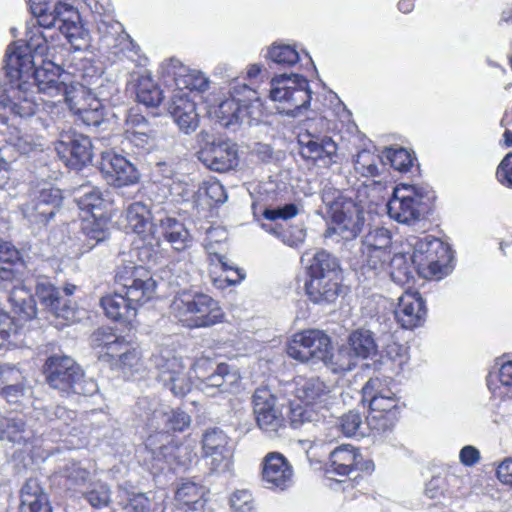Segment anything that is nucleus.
<instances>
[{"instance_id":"nucleus-1","label":"nucleus","mask_w":512,"mask_h":512,"mask_svg":"<svg viewBox=\"0 0 512 512\" xmlns=\"http://www.w3.org/2000/svg\"><path fill=\"white\" fill-rule=\"evenodd\" d=\"M56 56L53 60L43 61L40 67L35 68L23 78H8L9 83L4 87L0 86V124L5 125L10 114L19 117H30L40 109V102L32 88L37 91L44 86L45 82L55 77L60 66L64 62H57ZM10 180V171L7 163L0 160V189H4Z\"/></svg>"},{"instance_id":"nucleus-2","label":"nucleus","mask_w":512,"mask_h":512,"mask_svg":"<svg viewBox=\"0 0 512 512\" xmlns=\"http://www.w3.org/2000/svg\"><path fill=\"white\" fill-rule=\"evenodd\" d=\"M117 291L101 298L100 304L107 317L130 323L139 307L150 301L156 292V281L150 271L132 262L118 266L115 274Z\"/></svg>"},{"instance_id":"nucleus-3","label":"nucleus","mask_w":512,"mask_h":512,"mask_svg":"<svg viewBox=\"0 0 512 512\" xmlns=\"http://www.w3.org/2000/svg\"><path fill=\"white\" fill-rule=\"evenodd\" d=\"M322 201L333 223L327 229L326 237L338 236L345 241L355 239L364 226V211L372 203L369 186L360 184L343 191L324 189Z\"/></svg>"},{"instance_id":"nucleus-4","label":"nucleus","mask_w":512,"mask_h":512,"mask_svg":"<svg viewBox=\"0 0 512 512\" xmlns=\"http://www.w3.org/2000/svg\"><path fill=\"white\" fill-rule=\"evenodd\" d=\"M41 28L44 27L38 22L28 27L25 43L17 41L7 47L3 66L7 78H23L28 75L34 67L33 53L55 56L54 40L59 35L56 32L48 34Z\"/></svg>"},{"instance_id":"nucleus-5","label":"nucleus","mask_w":512,"mask_h":512,"mask_svg":"<svg viewBox=\"0 0 512 512\" xmlns=\"http://www.w3.org/2000/svg\"><path fill=\"white\" fill-rule=\"evenodd\" d=\"M171 314L188 328L210 327L221 323L224 312L211 296L191 290L177 293L171 304Z\"/></svg>"},{"instance_id":"nucleus-6","label":"nucleus","mask_w":512,"mask_h":512,"mask_svg":"<svg viewBox=\"0 0 512 512\" xmlns=\"http://www.w3.org/2000/svg\"><path fill=\"white\" fill-rule=\"evenodd\" d=\"M292 392L306 405L305 408H292L291 421L293 424L319 421L320 411L327 410L335 400L333 386L317 376L295 377Z\"/></svg>"},{"instance_id":"nucleus-7","label":"nucleus","mask_w":512,"mask_h":512,"mask_svg":"<svg viewBox=\"0 0 512 512\" xmlns=\"http://www.w3.org/2000/svg\"><path fill=\"white\" fill-rule=\"evenodd\" d=\"M362 402L368 403L367 425L371 430L384 432L397 422L400 401L385 381L370 378L362 388Z\"/></svg>"},{"instance_id":"nucleus-8","label":"nucleus","mask_w":512,"mask_h":512,"mask_svg":"<svg viewBox=\"0 0 512 512\" xmlns=\"http://www.w3.org/2000/svg\"><path fill=\"white\" fill-rule=\"evenodd\" d=\"M407 241L412 248L409 259L419 271H426L425 276L440 279L448 273L453 256L446 243L432 235L409 236Z\"/></svg>"},{"instance_id":"nucleus-9","label":"nucleus","mask_w":512,"mask_h":512,"mask_svg":"<svg viewBox=\"0 0 512 512\" xmlns=\"http://www.w3.org/2000/svg\"><path fill=\"white\" fill-rule=\"evenodd\" d=\"M433 198L427 186L398 184L387 202L389 217L402 224H412L420 220Z\"/></svg>"},{"instance_id":"nucleus-10","label":"nucleus","mask_w":512,"mask_h":512,"mask_svg":"<svg viewBox=\"0 0 512 512\" xmlns=\"http://www.w3.org/2000/svg\"><path fill=\"white\" fill-rule=\"evenodd\" d=\"M270 99L278 103L277 109L287 116L297 117L308 109L311 90L306 78L298 74H281L270 82Z\"/></svg>"},{"instance_id":"nucleus-11","label":"nucleus","mask_w":512,"mask_h":512,"mask_svg":"<svg viewBox=\"0 0 512 512\" xmlns=\"http://www.w3.org/2000/svg\"><path fill=\"white\" fill-rule=\"evenodd\" d=\"M48 384L62 393L92 394L96 383L83 380V371L71 358L64 355H53L45 363Z\"/></svg>"},{"instance_id":"nucleus-12","label":"nucleus","mask_w":512,"mask_h":512,"mask_svg":"<svg viewBox=\"0 0 512 512\" xmlns=\"http://www.w3.org/2000/svg\"><path fill=\"white\" fill-rule=\"evenodd\" d=\"M305 126V132L298 136L302 155L306 158L324 160L326 164L334 162L338 147L328 135L333 129V123L321 116L307 121Z\"/></svg>"},{"instance_id":"nucleus-13","label":"nucleus","mask_w":512,"mask_h":512,"mask_svg":"<svg viewBox=\"0 0 512 512\" xmlns=\"http://www.w3.org/2000/svg\"><path fill=\"white\" fill-rule=\"evenodd\" d=\"M157 371V380L174 396L184 397L192 388L191 377L185 371L181 358L168 348H161L151 358Z\"/></svg>"},{"instance_id":"nucleus-14","label":"nucleus","mask_w":512,"mask_h":512,"mask_svg":"<svg viewBox=\"0 0 512 512\" xmlns=\"http://www.w3.org/2000/svg\"><path fill=\"white\" fill-rule=\"evenodd\" d=\"M229 95L230 97L221 101L215 110L221 125L231 127L244 122L250 124L248 102L258 99L256 91L249 85L234 79L229 85Z\"/></svg>"},{"instance_id":"nucleus-15","label":"nucleus","mask_w":512,"mask_h":512,"mask_svg":"<svg viewBox=\"0 0 512 512\" xmlns=\"http://www.w3.org/2000/svg\"><path fill=\"white\" fill-rule=\"evenodd\" d=\"M331 339L323 331L309 329L296 333L287 346V354L301 362H324L331 350Z\"/></svg>"},{"instance_id":"nucleus-16","label":"nucleus","mask_w":512,"mask_h":512,"mask_svg":"<svg viewBox=\"0 0 512 512\" xmlns=\"http://www.w3.org/2000/svg\"><path fill=\"white\" fill-rule=\"evenodd\" d=\"M70 72H65L60 66L50 81L45 82L37 91V99L43 109L56 107L62 101L68 107H74V99L83 96L86 89L79 83L69 82Z\"/></svg>"},{"instance_id":"nucleus-17","label":"nucleus","mask_w":512,"mask_h":512,"mask_svg":"<svg viewBox=\"0 0 512 512\" xmlns=\"http://www.w3.org/2000/svg\"><path fill=\"white\" fill-rule=\"evenodd\" d=\"M137 408L140 411L139 416L151 429L183 431L191 423V418L186 412L170 409L156 400L140 399Z\"/></svg>"},{"instance_id":"nucleus-18","label":"nucleus","mask_w":512,"mask_h":512,"mask_svg":"<svg viewBox=\"0 0 512 512\" xmlns=\"http://www.w3.org/2000/svg\"><path fill=\"white\" fill-rule=\"evenodd\" d=\"M62 201L61 191L52 187L34 190L22 204L23 217L36 228L44 227L56 214Z\"/></svg>"},{"instance_id":"nucleus-19","label":"nucleus","mask_w":512,"mask_h":512,"mask_svg":"<svg viewBox=\"0 0 512 512\" xmlns=\"http://www.w3.org/2000/svg\"><path fill=\"white\" fill-rule=\"evenodd\" d=\"M55 151L61 161L72 169H81L92 160L91 140L78 133H63L55 142Z\"/></svg>"},{"instance_id":"nucleus-20","label":"nucleus","mask_w":512,"mask_h":512,"mask_svg":"<svg viewBox=\"0 0 512 512\" xmlns=\"http://www.w3.org/2000/svg\"><path fill=\"white\" fill-rule=\"evenodd\" d=\"M162 75L167 83L175 86L173 92H204L209 88V79L201 71L190 69L177 59L162 65Z\"/></svg>"},{"instance_id":"nucleus-21","label":"nucleus","mask_w":512,"mask_h":512,"mask_svg":"<svg viewBox=\"0 0 512 512\" xmlns=\"http://www.w3.org/2000/svg\"><path fill=\"white\" fill-rule=\"evenodd\" d=\"M123 138L141 152H150L157 145L156 131L141 114L129 111L124 127Z\"/></svg>"},{"instance_id":"nucleus-22","label":"nucleus","mask_w":512,"mask_h":512,"mask_svg":"<svg viewBox=\"0 0 512 512\" xmlns=\"http://www.w3.org/2000/svg\"><path fill=\"white\" fill-rule=\"evenodd\" d=\"M100 169L107 182L117 187L129 186L139 181V173L135 166L124 156L103 152Z\"/></svg>"},{"instance_id":"nucleus-23","label":"nucleus","mask_w":512,"mask_h":512,"mask_svg":"<svg viewBox=\"0 0 512 512\" xmlns=\"http://www.w3.org/2000/svg\"><path fill=\"white\" fill-rule=\"evenodd\" d=\"M253 412L260 429L276 431L283 423L276 398L267 388H258L253 394Z\"/></svg>"},{"instance_id":"nucleus-24","label":"nucleus","mask_w":512,"mask_h":512,"mask_svg":"<svg viewBox=\"0 0 512 512\" xmlns=\"http://www.w3.org/2000/svg\"><path fill=\"white\" fill-rule=\"evenodd\" d=\"M198 159L210 170L229 171L238 164L236 145L230 141L213 142L198 152Z\"/></svg>"},{"instance_id":"nucleus-25","label":"nucleus","mask_w":512,"mask_h":512,"mask_svg":"<svg viewBox=\"0 0 512 512\" xmlns=\"http://www.w3.org/2000/svg\"><path fill=\"white\" fill-rule=\"evenodd\" d=\"M36 296L41 305L56 317L70 320L74 317V307L70 300L61 295V291L47 279L37 282Z\"/></svg>"},{"instance_id":"nucleus-26","label":"nucleus","mask_w":512,"mask_h":512,"mask_svg":"<svg viewBox=\"0 0 512 512\" xmlns=\"http://www.w3.org/2000/svg\"><path fill=\"white\" fill-rule=\"evenodd\" d=\"M426 316L425 301L419 292H406L398 301L395 318L401 327L413 329L423 324Z\"/></svg>"},{"instance_id":"nucleus-27","label":"nucleus","mask_w":512,"mask_h":512,"mask_svg":"<svg viewBox=\"0 0 512 512\" xmlns=\"http://www.w3.org/2000/svg\"><path fill=\"white\" fill-rule=\"evenodd\" d=\"M169 112L179 129L185 134L194 132L198 127L199 118L196 106L194 101L188 97L187 92H173Z\"/></svg>"},{"instance_id":"nucleus-28","label":"nucleus","mask_w":512,"mask_h":512,"mask_svg":"<svg viewBox=\"0 0 512 512\" xmlns=\"http://www.w3.org/2000/svg\"><path fill=\"white\" fill-rule=\"evenodd\" d=\"M91 344L95 349H99L98 357L100 360L113 366L117 358H120L126 350L130 349L132 343L123 336H117L105 329H98L91 337Z\"/></svg>"},{"instance_id":"nucleus-29","label":"nucleus","mask_w":512,"mask_h":512,"mask_svg":"<svg viewBox=\"0 0 512 512\" xmlns=\"http://www.w3.org/2000/svg\"><path fill=\"white\" fill-rule=\"evenodd\" d=\"M293 470L287 459L278 452L269 453L264 460L263 479L271 488L286 489L292 483Z\"/></svg>"},{"instance_id":"nucleus-30","label":"nucleus","mask_w":512,"mask_h":512,"mask_svg":"<svg viewBox=\"0 0 512 512\" xmlns=\"http://www.w3.org/2000/svg\"><path fill=\"white\" fill-rule=\"evenodd\" d=\"M158 233L177 252L185 251L193 244V237L184 223L174 217L162 218Z\"/></svg>"},{"instance_id":"nucleus-31","label":"nucleus","mask_w":512,"mask_h":512,"mask_svg":"<svg viewBox=\"0 0 512 512\" xmlns=\"http://www.w3.org/2000/svg\"><path fill=\"white\" fill-rule=\"evenodd\" d=\"M8 294L13 312L21 321H30L37 315V306L31 290L25 281L21 285L3 289Z\"/></svg>"},{"instance_id":"nucleus-32","label":"nucleus","mask_w":512,"mask_h":512,"mask_svg":"<svg viewBox=\"0 0 512 512\" xmlns=\"http://www.w3.org/2000/svg\"><path fill=\"white\" fill-rule=\"evenodd\" d=\"M20 512H52L48 496L36 478H29L21 489Z\"/></svg>"},{"instance_id":"nucleus-33","label":"nucleus","mask_w":512,"mask_h":512,"mask_svg":"<svg viewBox=\"0 0 512 512\" xmlns=\"http://www.w3.org/2000/svg\"><path fill=\"white\" fill-rule=\"evenodd\" d=\"M339 281L340 277L309 279L305 283L306 294L315 304L333 303L339 296Z\"/></svg>"},{"instance_id":"nucleus-34","label":"nucleus","mask_w":512,"mask_h":512,"mask_svg":"<svg viewBox=\"0 0 512 512\" xmlns=\"http://www.w3.org/2000/svg\"><path fill=\"white\" fill-rule=\"evenodd\" d=\"M236 373L229 371L227 364L216 365L215 370L207 375L197 386L208 396H214L217 392H227L233 383L237 381Z\"/></svg>"},{"instance_id":"nucleus-35","label":"nucleus","mask_w":512,"mask_h":512,"mask_svg":"<svg viewBox=\"0 0 512 512\" xmlns=\"http://www.w3.org/2000/svg\"><path fill=\"white\" fill-rule=\"evenodd\" d=\"M487 386L495 399H512V360L501 363L497 372H490Z\"/></svg>"},{"instance_id":"nucleus-36","label":"nucleus","mask_w":512,"mask_h":512,"mask_svg":"<svg viewBox=\"0 0 512 512\" xmlns=\"http://www.w3.org/2000/svg\"><path fill=\"white\" fill-rule=\"evenodd\" d=\"M308 262L307 273L309 279L340 277V266L337 258L325 250L316 252Z\"/></svg>"},{"instance_id":"nucleus-37","label":"nucleus","mask_w":512,"mask_h":512,"mask_svg":"<svg viewBox=\"0 0 512 512\" xmlns=\"http://www.w3.org/2000/svg\"><path fill=\"white\" fill-rule=\"evenodd\" d=\"M94 22L102 47L109 51L114 49L120 36L125 33L122 24L107 13L94 16Z\"/></svg>"},{"instance_id":"nucleus-38","label":"nucleus","mask_w":512,"mask_h":512,"mask_svg":"<svg viewBox=\"0 0 512 512\" xmlns=\"http://www.w3.org/2000/svg\"><path fill=\"white\" fill-rule=\"evenodd\" d=\"M81 20L80 13L73 5L58 1L54 4L53 9L47 12L46 16H42L40 26L50 29L55 25L69 26Z\"/></svg>"},{"instance_id":"nucleus-39","label":"nucleus","mask_w":512,"mask_h":512,"mask_svg":"<svg viewBox=\"0 0 512 512\" xmlns=\"http://www.w3.org/2000/svg\"><path fill=\"white\" fill-rule=\"evenodd\" d=\"M360 253V269L367 279H373L386 273L391 251L376 252L372 249H360Z\"/></svg>"},{"instance_id":"nucleus-40","label":"nucleus","mask_w":512,"mask_h":512,"mask_svg":"<svg viewBox=\"0 0 512 512\" xmlns=\"http://www.w3.org/2000/svg\"><path fill=\"white\" fill-rule=\"evenodd\" d=\"M75 201L79 209L87 215H102L105 213L106 201L99 188L84 185L77 191Z\"/></svg>"},{"instance_id":"nucleus-41","label":"nucleus","mask_w":512,"mask_h":512,"mask_svg":"<svg viewBox=\"0 0 512 512\" xmlns=\"http://www.w3.org/2000/svg\"><path fill=\"white\" fill-rule=\"evenodd\" d=\"M86 93L74 99V107H68L87 126H99L105 119L104 107L99 99L92 98L87 106L85 101Z\"/></svg>"},{"instance_id":"nucleus-42","label":"nucleus","mask_w":512,"mask_h":512,"mask_svg":"<svg viewBox=\"0 0 512 512\" xmlns=\"http://www.w3.org/2000/svg\"><path fill=\"white\" fill-rule=\"evenodd\" d=\"M33 438V433L26 428L22 419H5L1 423L0 440L13 445H26Z\"/></svg>"},{"instance_id":"nucleus-43","label":"nucleus","mask_w":512,"mask_h":512,"mask_svg":"<svg viewBox=\"0 0 512 512\" xmlns=\"http://www.w3.org/2000/svg\"><path fill=\"white\" fill-rule=\"evenodd\" d=\"M348 348L358 359H367L377 353V345L373 334L369 330L359 329L352 332L348 340Z\"/></svg>"},{"instance_id":"nucleus-44","label":"nucleus","mask_w":512,"mask_h":512,"mask_svg":"<svg viewBox=\"0 0 512 512\" xmlns=\"http://www.w3.org/2000/svg\"><path fill=\"white\" fill-rule=\"evenodd\" d=\"M353 165L356 174L366 178H374L381 174L384 161L380 155L364 149L355 156Z\"/></svg>"},{"instance_id":"nucleus-45","label":"nucleus","mask_w":512,"mask_h":512,"mask_svg":"<svg viewBox=\"0 0 512 512\" xmlns=\"http://www.w3.org/2000/svg\"><path fill=\"white\" fill-rule=\"evenodd\" d=\"M126 220L128 227L137 234L151 230V211L143 202H134L127 207Z\"/></svg>"},{"instance_id":"nucleus-46","label":"nucleus","mask_w":512,"mask_h":512,"mask_svg":"<svg viewBox=\"0 0 512 512\" xmlns=\"http://www.w3.org/2000/svg\"><path fill=\"white\" fill-rule=\"evenodd\" d=\"M207 489L192 481L183 482L176 490L175 498L192 511L201 510L204 506Z\"/></svg>"},{"instance_id":"nucleus-47","label":"nucleus","mask_w":512,"mask_h":512,"mask_svg":"<svg viewBox=\"0 0 512 512\" xmlns=\"http://www.w3.org/2000/svg\"><path fill=\"white\" fill-rule=\"evenodd\" d=\"M388 275L395 283L405 285L413 279V271L408 258L403 253L390 256L388 269L384 276Z\"/></svg>"},{"instance_id":"nucleus-48","label":"nucleus","mask_w":512,"mask_h":512,"mask_svg":"<svg viewBox=\"0 0 512 512\" xmlns=\"http://www.w3.org/2000/svg\"><path fill=\"white\" fill-rule=\"evenodd\" d=\"M323 364L334 373H344L351 371L356 366L357 359L348 346H342L336 353L331 347Z\"/></svg>"},{"instance_id":"nucleus-49","label":"nucleus","mask_w":512,"mask_h":512,"mask_svg":"<svg viewBox=\"0 0 512 512\" xmlns=\"http://www.w3.org/2000/svg\"><path fill=\"white\" fill-rule=\"evenodd\" d=\"M109 218L102 213V215H94L85 217L83 220L82 230L88 240L95 241L90 246L92 248L95 244L106 240L109 236L108 232Z\"/></svg>"},{"instance_id":"nucleus-50","label":"nucleus","mask_w":512,"mask_h":512,"mask_svg":"<svg viewBox=\"0 0 512 512\" xmlns=\"http://www.w3.org/2000/svg\"><path fill=\"white\" fill-rule=\"evenodd\" d=\"M330 460L333 465H337L336 473L349 475L352 470L358 469L359 462H363L364 459L357 450H332Z\"/></svg>"},{"instance_id":"nucleus-51","label":"nucleus","mask_w":512,"mask_h":512,"mask_svg":"<svg viewBox=\"0 0 512 512\" xmlns=\"http://www.w3.org/2000/svg\"><path fill=\"white\" fill-rule=\"evenodd\" d=\"M339 426L346 437L356 439L367 436L368 431L371 429V427L367 425V420L364 422L361 414L355 410L344 414L340 418Z\"/></svg>"},{"instance_id":"nucleus-52","label":"nucleus","mask_w":512,"mask_h":512,"mask_svg":"<svg viewBox=\"0 0 512 512\" xmlns=\"http://www.w3.org/2000/svg\"><path fill=\"white\" fill-rule=\"evenodd\" d=\"M392 235L385 227H373L363 237L360 249H372L374 251H391Z\"/></svg>"},{"instance_id":"nucleus-53","label":"nucleus","mask_w":512,"mask_h":512,"mask_svg":"<svg viewBox=\"0 0 512 512\" xmlns=\"http://www.w3.org/2000/svg\"><path fill=\"white\" fill-rule=\"evenodd\" d=\"M60 473L69 489L88 486L92 482L91 472L78 462L65 464Z\"/></svg>"},{"instance_id":"nucleus-54","label":"nucleus","mask_w":512,"mask_h":512,"mask_svg":"<svg viewBox=\"0 0 512 512\" xmlns=\"http://www.w3.org/2000/svg\"><path fill=\"white\" fill-rule=\"evenodd\" d=\"M267 57L283 68L292 67L300 60L299 53L294 46L277 42L268 49Z\"/></svg>"},{"instance_id":"nucleus-55","label":"nucleus","mask_w":512,"mask_h":512,"mask_svg":"<svg viewBox=\"0 0 512 512\" xmlns=\"http://www.w3.org/2000/svg\"><path fill=\"white\" fill-rule=\"evenodd\" d=\"M75 51L85 50L90 45V34L81 20L69 26H60L59 30Z\"/></svg>"},{"instance_id":"nucleus-56","label":"nucleus","mask_w":512,"mask_h":512,"mask_svg":"<svg viewBox=\"0 0 512 512\" xmlns=\"http://www.w3.org/2000/svg\"><path fill=\"white\" fill-rule=\"evenodd\" d=\"M32 388L27 384L26 378L22 381L6 386L0 395L10 404L24 405L32 398Z\"/></svg>"},{"instance_id":"nucleus-57","label":"nucleus","mask_w":512,"mask_h":512,"mask_svg":"<svg viewBox=\"0 0 512 512\" xmlns=\"http://www.w3.org/2000/svg\"><path fill=\"white\" fill-rule=\"evenodd\" d=\"M137 100L146 107H156L162 101V91L151 79H142L137 87Z\"/></svg>"},{"instance_id":"nucleus-58","label":"nucleus","mask_w":512,"mask_h":512,"mask_svg":"<svg viewBox=\"0 0 512 512\" xmlns=\"http://www.w3.org/2000/svg\"><path fill=\"white\" fill-rule=\"evenodd\" d=\"M83 496L94 508L106 507L111 501L109 487L101 482H91Z\"/></svg>"},{"instance_id":"nucleus-59","label":"nucleus","mask_w":512,"mask_h":512,"mask_svg":"<svg viewBox=\"0 0 512 512\" xmlns=\"http://www.w3.org/2000/svg\"><path fill=\"white\" fill-rule=\"evenodd\" d=\"M205 464L211 472L224 473L231 470L232 450H211L204 455Z\"/></svg>"},{"instance_id":"nucleus-60","label":"nucleus","mask_w":512,"mask_h":512,"mask_svg":"<svg viewBox=\"0 0 512 512\" xmlns=\"http://www.w3.org/2000/svg\"><path fill=\"white\" fill-rule=\"evenodd\" d=\"M141 356L138 349L132 344L124 355L113 362L112 369L121 370L124 374L137 372L140 368Z\"/></svg>"},{"instance_id":"nucleus-61","label":"nucleus","mask_w":512,"mask_h":512,"mask_svg":"<svg viewBox=\"0 0 512 512\" xmlns=\"http://www.w3.org/2000/svg\"><path fill=\"white\" fill-rule=\"evenodd\" d=\"M385 158L391 167L398 171H408L413 164L414 157L404 148H389L385 151Z\"/></svg>"},{"instance_id":"nucleus-62","label":"nucleus","mask_w":512,"mask_h":512,"mask_svg":"<svg viewBox=\"0 0 512 512\" xmlns=\"http://www.w3.org/2000/svg\"><path fill=\"white\" fill-rule=\"evenodd\" d=\"M110 51L118 57H125L130 61L136 62L139 58L140 47L125 32L116 42V47Z\"/></svg>"},{"instance_id":"nucleus-63","label":"nucleus","mask_w":512,"mask_h":512,"mask_svg":"<svg viewBox=\"0 0 512 512\" xmlns=\"http://www.w3.org/2000/svg\"><path fill=\"white\" fill-rule=\"evenodd\" d=\"M23 259L21 252L8 241L0 240V274L3 277L13 275V272L5 269L3 264L15 263L16 260Z\"/></svg>"},{"instance_id":"nucleus-64","label":"nucleus","mask_w":512,"mask_h":512,"mask_svg":"<svg viewBox=\"0 0 512 512\" xmlns=\"http://www.w3.org/2000/svg\"><path fill=\"white\" fill-rule=\"evenodd\" d=\"M234 512H256L252 494L247 490L236 491L230 499Z\"/></svg>"}]
</instances>
